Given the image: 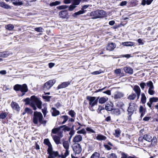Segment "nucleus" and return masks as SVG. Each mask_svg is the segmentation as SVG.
Masks as SVG:
<instances>
[{"label":"nucleus","mask_w":158,"mask_h":158,"mask_svg":"<svg viewBox=\"0 0 158 158\" xmlns=\"http://www.w3.org/2000/svg\"><path fill=\"white\" fill-rule=\"evenodd\" d=\"M82 138L80 135H77L74 137L73 139L74 143L78 142L82 140Z\"/></svg>","instance_id":"nucleus-18"},{"label":"nucleus","mask_w":158,"mask_h":158,"mask_svg":"<svg viewBox=\"0 0 158 158\" xmlns=\"http://www.w3.org/2000/svg\"><path fill=\"white\" fill-rule=\"evenodd\" d=\"M73 149L75 154H79L81 153L82 148L81 145L79 143H75L73 147Z\"/></svg>","instance_id":"nucleus-9"},{"label":"nucleus","mask_w":158,"mask_h":158,"mask_svg":"<svg viewBox=\"0 0 158 158\" xmlns=\"http://www.w3.org/2000/svg\"><path fill=\"white\" fill-rule=\"evenodd\" d=\"M0 6L6 9H10L11 8L10 6L6 4L5 2H0Z\"/></svg>","instance_id":"nucleus-23"},{"label":"nucleus","mask_w":158,"mask_h":158,"mask_svg":"<svg viewBox=\"0 0 158 158\" xmlns=\"http://www.w3.org/2000/svg\"><path fill=\"white\" fill-rule=\"evenodd\" d=\"M121 158H127V155L126 154L122 152L121 153Z\"/></svg>","instance_id":"nucleus-64"},{"label":"nucleus","mask_w":158,"mask_h":158,"mask_svg":"<svg viewBox=\"0 0 158 158\" xmlns=\"http://www.w3.org/2000/svg\"><path fill=\"white\" fill-rule=\"evenodd\" d=\"M153 0H142L141 2V5L145 6L146 4L148 5H150Z\"/></svg>","instance_id":"nucleus-27"},{"label":"nucleus","mask_w":158,"mask_h":158,"mask_svg":"<svg viewBox=\"0 0 158 158\" xmlns=\"http://www.w3.org/2000/svg\"><path fill=\"white\" fill-rule=\"evenodd\" d=\"M31 100L30 98H27L25 99L24 101L26 102L27 104L30 103V106L34 110L37 109L36 106H37L39 109H40L41 108L42 102L38 98L33 95L31 97Z\"/></svg>","instance_id":"nucleus-1"},{"label":"nucleus","mask_w":158,"mask_h":158,"mask_svg":"<svg viewBox=\"0 0 158 158\" xmlns=\"http://www.w3.org/2000/svg\"><path fill=\"white\" fill-rule=\"evenodd\" d=\"M143 139L145 140L150 142H151L152 137L150 134H145L143 135Z\"/></svg>","instance_id":"nucleus-20"},{"label":"nucleus","mask_w":158,"mask_h":158,"mask_svg":"<svg viewBox=\"0 0 158 158\" xmlns=\"http://www.w3.org/2000/svg\"><path fill=\"white\" fill-rule=\"evenodd\" d=\"M5 28L6 29L9 31H11L14 28V26L12 24H8L5 26Z\"/></svg>","instance_id":"nucleus-36"},{"label":"nucleus","mask_w":158,"mask_h":158,"mask_svg":"<svg viewBox=\"0 0 158 158\" xmlns=\"http://www.w3.org/2000/svg\"><path fill=\"white\" fill-rule=\"evenodd\" d=\"M60 129V127L58 128H53L52 130V132L53 134H56L58 132Z\"/></svg>","instance_id":"nucleus-42"},{"label":"nucleus","mask_w":158,"mask_h":158,"mask_svg":"<svg viewBox=\"0 0 158 158\" xmlns=\"http://www.w3.org/2000/svg\"><path fill=\"white\" fill-rule=\"evenodd\" d=\"M133 90L136 94H141V89L137 85H135L133 88Z\"/></svg>","instance_id":"nucleus-19"},{"label":"nucleus","mask_w":158,"mask_h":158,"mask_svg":"<svg viewBox=\"0 0 158 158\" xmlns=\"http://www.w3.org/2000/svg\"><path fill=\"white\" fill-rule=\"evenodd\" d=\"M137 106L136 104L134 103H130L127 110L128 114H133L134 111L136 110Z\"/></svg>","instance_id":"nucleus-6"},{"label":"nucleus","mask_w":158,"mask_h":158,"mask_svg":"<svg viewBox=\"0 0 158 158\" xmlns=\"http://www.w3.org/2000/svg\"><path fill=\"white\" fill-rule=\"evenodd\" d=\"M61 157L60 155L59 154L58 151H53L51 153H50L49 155L48 156V158H55L57 157L58 158Z\"/></svg>","instance_id":"nucleus-12"},{"label":"nucleus","mask_w":158,"mask_h":158,"mask_svg":"<svg viewBox=\"0 0 158 158\" xmlns=\"http://www.w3.org/2000/svg\"><path fill=\"white\" fill-rule=\"evenodd\" d=\"M13 4L15 6H21L23 3L22 2L20 1V0H11Z\"/></svg>","instance_id":"nucleus-24"},{"label":"nucleus","mask_w":158,"mask_h":158,"mask_svg":"<svg viewBox=\"0 0 158 158\" xmlns=\"http://www.w3.org/2000/svg\"><path fill=\"white\" fill-rule=\"evenodd\" d=\"M44 143L48 146L52 145L48 139H45L44 140Z\"/></svg>","instance_id":"nucleus-51"},{"label":"nucleus","mask_w":158,"mask_h":158,"mask_svg":"<svg viewBox=\"0 0 158 158\" xmlns=\"http://www.w3.org/2000/svg\"><path fill=\"white\" fill-rule=\"evenodd\" d=\"M122 70L120 69H115L114 71V73L116 74H119L121 73Z\"/></svg>","instance_id":"nucleus-60"},{"label":"nucleus","mask_w":158,"mask_h":158,"mask_svg":"<svg viewBox=\"0 0 158 158\" xmlns=\"http://www.w3.org/2000/svg\"><path fill=\"white\" fill-rule=\"evenodd\" d=\"M59 15L61 18L64 19L68 16V13L67 10H63L59 12Z\"/></svg>","instance_id":"nucleus-13"},{"label":"nucleus","mask_w":158,"mask_h":158,"mask_svg":"<svg viewBox=\"0 0 158 158\" xmlns=\"http://www.w3.org/2000/svg\"><path fill=\"white\" fill-rule=\"evenodd\" d=\"M61 118L63 119V121L62 123V124H64L69 119L68 116L67 115L62 116Z\"/></svg>","instance_id":"nucleus-40"},{"label":"nucleus","mask_w":158,"mask_h":158,"mask_svg":"<svg viewBox=\"0 0 158 158\" xmlns=\"http://www.w3.org/2000/svg\"><path fill=\"white\" fill-rule=\"evenodd\" d=\"M53 139L57 144H59L60 143V137H58L57 135H54L52 136Z\"/></svg>","instance_id":"nucleus-21"},{"label":"nucleus","mask_w":158,"mask_h":158,"mask_svg":"<svg viewBox=\"0 0 158 158\" xmlns=\"http://www.w3.org/2000/svg\"><path fill=\"white\" fill-rule=\"evenodd\" d=\"M11 106L13 109L18 111L20 110V107L18 104L16 102H12L11 103Z\"/></svg>","instance_id":"nucleus-17"},{"label":"nucleus","mask_w":158,"mask_h":158,"mask_svg":"<svg viewBox=\"0 0 158 158\" xmlns=\"http://www.w3.org/2000/svg\"><path fill=\"white\" fill-rule=\"evenodd\" d=\"M123 45L127 46H131L134 45V43L131 42H126L122 43Z\"/></svg>","instance_id":"nucleus-31"},{"label":"nucleus","mask_w":158,"mask_h":158,"mask_svg":"<svg viewBox=\"0 0 158 158\" xmlns=\"http://www.w3.org/2000/svg\"><path fill=\"white\" fill-rule=\"evenodd\" d=\"M68 7L69 8V6L66 5H61L60 6H57L56 8L57 9H59L60 10H62L66 9Z\"/></svg>","instance_id":"nucleus-44"},{"label":"nucleus","mask_w":158,"mask_h":158,"mask_svg":"<svg viewBox=\"0 0 158 158\" xmlns=\"http://www.w3.org/2000/svg\"><path fill=\"white\" fill-rule=\"evenodd\" d=\"M81 1V0H64V2L65 4L71 3V4L69 6L68 10L69 11H72L79 5Z\"/></svg>","instance_id":"nucleus-4"},{"label":"nucleus","mask_w":158,"mask_h":158,"mask_svg":"<svg viewBox=\"0 0 158 158\" xmlns=\"http://www.w3.org/2000/svg\"><path fill=\"white\" fill-rule=\"evenodd\" d=\"M104 146L105 148L108 150H110L111 149V148L107 144H104Z\"/></svg>","instance_id":"nucleus-63"},{"label":"nucleus","mask_w":158,"mask_h":158,"mask_svg":"<svg viewBox=\"0 0 158 158\" xmlns=\"http://www.w3.org/2000/svg\"><path fill=\"white\" fill-rule=\"evenodd\" d=\"M52 150V145H50L48 146V148L47 149V153L48 154H50L52 152H53Z\"/></svg>","instance_id":"nucleus-53"},{"label":"nucleus","mask_w":158,"mask_h":158,"mask_svg":"<svg viewBox=\"0 0 158 158\" xmlns=\"http://www.w3.org/2000/svg\"><path fill=\"white\" fill-rule=\"evenodd\" d=\"M60 3V2L59 1H56L55 2H52L49 5L51 6H55L56 5H58Z\"/></svg>","instance_id":"nucleus-46"},{"label":"nucleus","mask_w":158,"mask_h":158,"mask_svg":"<svg viewBox=\"0 0 158 158\" xmlns=\"http://www.w3.org/2000/svg\"><path fill=\"white\" fill-rule=\"evenodd\" d=\"M108 99L107 98H106L104 97L99 98L98 101H99V103L101 104H103Z\"/></svg>","instance_id":"nucleus-35"},{"label":"nucleus","mask_w":158,"mask_h":158,"mask_svg":"<svg viewBox=\"0 0 158 158\" xmlns=\"http://www.w3.org/2000/svg\"><path fill=\"white\" fill-rule=\"evenodd\" d=\"M149 101L150 102H151V103H152L153 102H156L158 101V98L156 97L150 98Z\"/></svg>","instance_id":"nucleus-50"},{"label":"nucleus","mask_w":158,"mask_h":158,"mask_svg":"<svg viewBox=\"0 0 158 158\" xmlns=\"http://www.w3.org/2000/svg\"><path fill=\"white\" fill-rule=\"evenodd\" d=\"M68 114L72 118L74 117L76 114L75 111L73 110H71L69 111Z\"/></svg>","instance_id":"nucleus-47"},{"label":"nucleus","mask_w":158,"mask_h":158,"mask_svg":"<svg viewBox=\"0 0 158 158\" xmlns=\"http://www.w3.org/2000/svg\"><path fill=\"white\" fill-rule=\"evenodd\" d=\"M86 130L87 131L89 132V133H95V131L94 130H93V129H92L90 127H87L86 128Z\"/></svg>","instance_id":"nucleus-57"},{"label":"nucleus","mask_w":158,"mask_h":158,"mask_svg":"<svg viewBox=\"0 0 158 158\" xmlns=\"http://www.w3.org/2000/svg\"><path fill=\"white\" fill-rule=\"evenodd\" d=\"M136 97L135 94L134 93H132L128 97V98L130 100H133Z\"/></svg>","instance_id":"nucleus-39"},{"label":"nucleus","mask_w":158,"mask_h":158,"mask_svg":"<svg viewBox=\"0 0 158 158\" xmlns=\"http://www.w3.org/2000/svg\"><path fill=\"white\" fill-rule=\"evenodd\" d=\"M107 157L108 158H117V156L114 153L107 154Z\"/></svg>","instance_id":"nucleus-38"},{"label":"nucleus","mask_w":158,"mask_h":158,"mask_svg":"<svg viewBox=\"0 0 158 158\" xmlns=\"http://www.w3.org/2000/svg\"><path fill=\"white\" fill-rule=\"evenodd\" d=\"M42 111L44 114V117H45L47 113V108L46 107H44L42 109Z\"/></svg>","instance_id":"nucleus-56"},{"label":"nucleus","mask_w":158,"mask_h":158,"mask_svg":"<svg viewBox=\"0 0 158 158\" xmlns=\"http://www.w3.org/2000/svg\"><path fill=\"white\" fill-rule=\"evenodd\" d=\"M124 96V94L123 92L116 91L114 93L113 97L115 99H117L123 97Z\"/></svg>","instance_id":"nucleus-10"},{"label":"nucleus","mask_w":158,"mask_h":158,"mask_svg":"<svg viewBox=\"0 0 158 158\" xmlns=\"http://www.w3.org/2000/svg\"><path fill=\"white\" fill-rule=\"evenodd\" d=\"M112 106L109 104H106L105 105V109L108 111H111V112L113 109L112 108Z\"/></svg>","instance_id":"nucleus-30"},{"label":"nucleus","mask_w":158,"mask_h":158,"mask_svg":"<svg viewBox=\"0 0 158 158\" xmlns=\"http://www.w3.org/2000/svg\"><path fill=\"white\" fill-rule=\"evenodd\" d=\"M98 12L100 18L105 16L106 14V12L102 10H98Z\"/></svg>","instance_id":"nucleus-32"},{"label":"nucleus","mask_w":158,"mask_h":158,"mask_svg":"<svg viewBox=\"0 0 158 158\" xmlns=\"http://www.w3.org/2000/svg\"><path fill=\"white\" fill-rule=\"evenodd\" d=\"M151 141H152L151 144L152 145H155L156 144L157 142V139L155 136H154L152 139H151Z\"/></svg>","instance_id":"nucleus-43"},{"label":"nucleus","mask_w":158,"mask_h":158,"mask_svg":"<svg viewBox=\"0 0 158 158\" xmlns=\"http://www.w3.org/2000/svg\"><path fill=\"white\" fill-rule=\"evenodd\" d=\"M127 3V2L126 1H122L120 3V6H123L126 5Z\"/></svg>","instance_id":"nucleus-62"},{"label":"nucleus","mask_w":158,"mask_h":158,"mask_svg":"<svg viewBox=\"0 0 158 158\" xmlns=\"http://www.w3.org/2000/svg\"><path fill=\"white\" fill-rule=\"evenodd\" d=\"M60 128H63V130L67 131H69L70 130V128L67 126L65 125H63L60 126Z\"/></svg>","instance_id":"nucleus-49"},{"label":"nucleus","mask_w":158,"mask_h":158,"mask_svg":"<svg viewBox=\"0 0 158 158\" xmlns=\"http://www.w3.org/2000/svg\"><path fill=\"white\" fill-rule=\"evenodd\" d=\"M70 81L63 82L58 86L57 89H59L66 88L70 84Z\"/></svg>","instance_id":"nucleus-11"},{"label":"nucleus","mask_w":158,"mask_h":158,"mask_svg":"<svg viewBox=\"0 0 158 158\" xmlns=\"http://www.w3.org/2000/svg\"><path fill=\"white\" fill-rule=\"evenodd\" d=\"M34 30L38 32H43L44 30V29L43 28L40 27L35 28H34Z\"/></svg>","instance_id":"nucleus-52"},{"label":"nucleus","mask_w":158,"mask_h":158,"mask_svg":"<svg viewBox=\"0 0 158 158\" xmlns=\"http://www.w3.org/2000/svg\"><path fill=\"white\" fill-rule=\"evenodd\" d=\"M86 99L89 101V108L91 111H95L94 108V106H97L98 100L99 98V97H91L90 96H87Z\"/></svg>","instance_id":"nucleus-3"},{"label":"nucleus","mask_w":158,"mask_h":158,"mask_svg":"<svg viewBox=\"0 0 158 158\" xmlns=\"http://www.w3.org/2000/svg\"><path fill=\"white\" fill-rule=\"evenodd\" d=\"M124 71L127 73L132 74L133 73V69L130 67H125L123 68Z\"/></svg>","instance_id":"nucleus-16"},{"label":"nucleus","mask_w":158,"mask_h":158,"mask_svg":"<svg viewBox=\"0 0 158 158\" xmlns=\"http://www.w3.org/2000/svg\"><path fill=\"white\" fill-rule=\"evenodd\" d=\"M25 113H27L28 114H31L32 112L31 110L28 108L27 107L25 109Z\"/></svg>","instance_id":"nucleus-61"},{"label":"nucleus","mask_w":158,"mask_h":158,"mask_svg":"<svg viewBox=\"0 0 158 158\" xmlns=\"http://www.w3.org/2000/svg\"><path fill=\"white\" fill-rule=\"evenodd\" d=\"M43 116L42 114L39 112L35 111L34 113L33 122L34 124H37L39 123L40 125L43 124L45 126L47 121L43 120Z\"/></svg>","instance_id":"nucleus-2"},{"label":"nucleus","mask_w":158,"mask_h":158,"mask_svg":"<svg viewBox=\"0 0 158 158\" xmlns=\"http://www.w3.org/2000/svg\"><path fill=\"white\" fill-rule=\"evenodd\" d=\"M14 89L16 91H21L22 93L21 96L24 95L25 93L28 91L27 86V85L25 84L22 85H15L14 87Z\"/></svg>","instance_id":"nucleus-5"},{"label":"nucleus","mask_w":158,"mask_h":158,"mask_svg":"<svg viewBox=\"0 0 158 158\" xmlns=\"http://www.w3.org/2000/svg\"><path fill=\"white\" fill-rule=\"evenodd\" d=\"M140 87H141L142 90H143L145 86L146 85V84L144 82H142L140 83L139 84Z\"/></svg>","instance_id":"nucleus-54"},{"label":"nucleus","mask_w":158,"mask_h":158,"mask_svg":"<svg viewBox=\"0 0 158 158\" xmlns=\"http://www.w3.org/2000/svg\"><path fill=\"white\" fill-rule=\"evenodd\" d=\"M111 113L112 114L117 116L118 115L121 114L120 111L118 109H113L112 110Z\"/></svg>","instance_id":"nucleus-25"},{"label":"nucleus","mask_w":158,"mask_h":158,"mask_svg":"<svg viewBox=\"0 0 158 158\" xmlns=\"http://www.w3.org/2000/svg\"><path fill=\"white\" fill-rule=\"evenodd\" d=\"M146 110L144 109L143 106H140L139 108V112L141 114L140 117L142 118L145 114Z\"/></svg>","instance_id":"nucleus-22"},{"label":"nucleus","mask_w":158,"mask_h":158,"mask_svg":"<svg viewBox=\"0 0 158 158\" xmlns=\"http://www.w3.org/2000/svg\"><path fill=\"white\" fill-rule=\"evenodd\" d=\"M90 15L91 16H93L92 19H98L100 18L99 16L98 10L92 12L90 13Z\"/></svg>","instance_id":"nucleus-15"},{"label":"nucleus","mask_w":158,"mask_h":158,"mask_svg":"<svg viewBox=\"0 0 158 158\" xmlns=\"http://www.w3.org/2000/svg\"><path fill=\"white\" fill-rule=\"evenodd\" d=\"M77 133L79 134H85L86 133V131L85 129H82L81 130L77 131Z\"/></svg>","instance_id":"nucleus-59"},{"label":"nucleus","mask_w":158,"mask_h":158,"mask_svg":"<svg viewBox=\"0 0 158 158\" xmlns=\"http://www.w3.org/2000/svg\"><path fill=\"white\" fill-rule=\"evenodd\" d=\"M52 109L53 110V112L52 113V114L53 116H56L60 114L59 111L56 110L55 108L52 107Z\"/></svg>","instance_id":"nucleus-28"},{"label":"nucleus","mask_w":158,"mask_h":158,"mask_svg":"<svg viewBox=\"0 0 158 158\" xmlns=\"http://www.w3.org/2000/svg\"><path fill=\"white\" fill-rule=\"evenodd\" d=\"M89 6V5H84L82 6L81 10H80L79 11L75 12L74 14H73L72 15L73 16V17L74 18H77V15L85 13V10L84 9H85L88 8Z\"/></svg>","instance_id":"nucleus-7"},{"label":"nucleus","mask_w":158,"mask_h":158,"mask_svg":"<svg viewBox=\"0 0 158 158\" xmlns=\"http://www.w3.org/2000/svg\"><path fill=\"white\" fill-rule=\"evenodd\" d=\"M154 89H148V94L151 95H152L154 94L155 91L154 90Z\"/></svg>","instance_id":"nucleus-55"},{"label":"nucleus","mask_w":158,"mask_h":158,"mask_svg":"<svg viewBox=\"0 0 158 158\" xmlns=\"http://www.w3.org/2000/svg\"><path fill=\"white\" fill-rule=\"evenodd\" d=\"M116 47V45L115 43H108L106 47V49L110 51L113 50Z\"/></svg>","instance_id":"nucleus-14"},{"label":"nucleus","mask_w":158,"mask_h":158,"mask_svg":"<svg viewBox=\"0 0 158 158\" xmlns=\"http://www.w3.org/2000/svg\"><path fill=\"white\" fill-rule=\"evenodd\" d=\"M147 98L144 93H142L141 94V101L143 104H145L146 102Z\"/></svg>","instance_id":"nucleus-29"},{"label":"nucleus","mask_w":158,"mask_h":158,"mask_svg":"<svg viewBox=\"0 0 158 158\" xmlns=\"http://www.w3.org/2000/svg\"><path fill=\"white\" fill-rule=\"evenodd\" d=\"M147 86L149 87V89H154V86L152 82L149 81L146 83Z\"/></svg>","instance_id":"nucleus-34"},{"label":"nucleus","mask_w":158,"mask_h":158,"mask_svg":"<svg viewBox=\"0 0 158 158\" xmlns=\"http://www.w3.org/2000/svg\"><path fill=\"white\" fill-rule=\"evenodd\" d=\"M10 53L9 52L7 51H4L1 52V57H6L9 55Z\"/></svg>","instance_id":"nucleus-33"},{"label":"nucleus","mask_w":158,"mask_h":158,"mask_svg":"<svg viewBox=\"0 0 158 158\" xmlns=\"http://www.w3.org/2000/svg\"><path fill=\"white\" fill-rule=\"evenodd\" d=\"M120 132L119 129L115 130V133L114 134L115 137H118L120 135Z\"/></svg>","instance_id":"nucleus-48"},{"label":"nucleus","mask_w":158,"mask_h":158,"mask_svg":"<svg viewBox=\"0 0 158 158\" xmlns=\"http://www.w3.org/2000/svg\"><path fill=\"white\" fill-rule=\"evenodd\" d=\"M7 116V113L6 112H2L0 114V118L2 119H5Z\"/></svg>","instance_id":"nucleus-41"},{"label":"nucleus","mask_w":158,"mask_h":158,"mask_svg":"<svg viewBox=\"0 0 158 158\" xmlns=\"http://www.w3.org/2000/svg\"><path fill=\"white\" fill-rule=\"evenodd\" d=\"M99 154L97 152H95L93 153L91 156L90 158H99Z\"/></svg>","instance_id":"nucleus-45"},{"label":"nucleus","mask_w":158,"mask_h":158,"mask_svg":"<svg viewBox=\"0 0 158 158\" xmlns=\"http://www.w3.org/2000/svg\"><path fill=\"white\" fill-rule=\"evenodd\" d=\"M51 97L49 96H43V98L46 100L48 102L50 101Z\"/></svg>","instance_id":"nucleus-58"},{"label":"nucleus","mask_w":158,"mask_h":158,"mask_svg":"<svg viewBox=\"0 0 158 158\" xmlns=\"http://www.w3.org/2000/svg\"><path fill=\"white\" fill-rule=\"evenodd\" d=\"M55 83L54 80H50L44 84V90L47 91Z\"/></svg>","instance_id":"nucleus-8"},{"label":"nucleus","mask_w":158,"mask_h":158,"mask_svg":"<svg viewBox=\"0 0 158 158\" xmlns=\"http://www.w3.org/2000/svg\"><path fill=\"white\" fill-rule=\"evenodd\" d=\"M106 139V137L101 134L98 135L96 137L97 139L99 140H105Z\"/></svg>","instance_id":"nucleus-26"},{"label":"nucleus","mask_w":158,"mask_h":158,"mask_svg":"<svg viewBox=\"0 0 158 158\" xmlns=\"http://www.w3.org/2000/svg\"><path fill=\"white\" fill-rule=\"evenodd\" d=\"M63 146L66 149H69V144L68 141H64L63 142Z\"/></svg>","instance_id":"nucleus-37"}]
</instances>
